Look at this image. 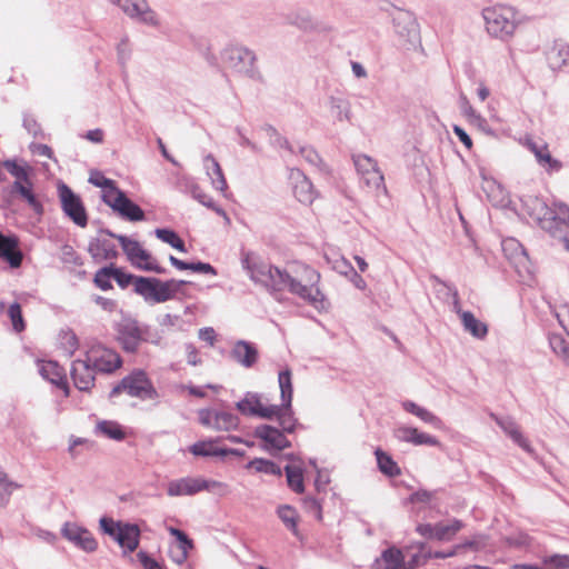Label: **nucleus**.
Segmentation results:
<instances>
[{"label": "nucleus", "instance_id": "ea45409f", "mask_svg": "<svg viewBox=\"0 0 569 569\" xmlns=\"http://www.w3.org/2000/svg\"><path fill=\"white\" fill-rule=\"evenodd\" d=\"M288 486L297 493H302L305 490L303 486V473L301 466L288 465L284 467Z\"/></svg>", "mask_w": 569, "mask_h": 569}, {"label": "nucleus", "instance_id": "20e7f679", "mask_svg": "<svg viewBox=\"0 0 569 569\" xmlns=\"http://www.w3.org/2000/svg\"><path fill=\"white\" fill-rule=\"evenodd\" d=\"M186 284L184 280L161 281L158 278L139 277L136 282V293L141 296L146 302L162 303L174 298Z\"/></svg>", "mask_w": 569, "mask_h": 569}, {"label": "nucleus", "instance_id": "69168bd1", "mask_svg": "<svg viewBox=\"0 0 569 569\" xmlns=\"http://www.w3.org/2000/svg\"><path fill=\"white\" fill-rule=\"evenodd\" d=\"M303 507L307 512L315 516L318 520L322 519V511L320 502L313 497H307L303 499Z\"/></svg>", "mask_w": 569, "mask_h": 569}, {"label": "nucleus", "instance_id": "3c124183", "mask_svg": "<svg viewBox=\"0 0 569 569\" xmlns=\"http://www.w3.org/2000/svg\"><path fill=\"white\" fill-rule=\"evenodd\" d=\"M144 254L146 256L143 258H139L138 262L133 264L136 268L159 274L166 273V269L160 267L157 259L146 249Z\"/></svg>", "mask_w": 569, "mask_h": 569}, {"label": "nucleus", "instance_id": "bb28decb", "mask_svg": "<svg viewBox=\"0 0 569 569\" xmlns=\"http://www.w3.org/2000/svg\"><path fill=\"white\" fill-rule=\"evenodd\" d=\"M199 492V477L174 479L167 486V495L169 497L194 496Z\"/></svg>", "mask_w": 569, "mask_h": 569}, {"label": "nucleus", "instance_id": "a878e982", "mask_svg": "<svg viewBox=\"0 0 569 569\" xmlns=\"http://www.w3.org/2000/svg\"><path fill=\"white\" fill-rule=\"evenodd\" d=\"M114 541L123 549L124 553L133 552L140 541V529L137 525L124 522L118 531Z\"/></svg>", "mask_w": 569, "mask_h": 569}, {"label": "nucleus", "instance_id": "49530a36", "mask_svg": "<svg viewBox=\"0 0 569 569\" xmlns=\"http://www.w3.org/2000/svg\"><path fill=\"white\" fill-rule=\"evenodd\" d=\"M248 469H253L257 472H263L267 475L281 476V469L273 461L263 459V458H254L249 461L247 465Z\"/></svg>", "mask_w": 569, "mask_h": 569}, {"label": "nucleus", "instance_id": "c756f323", "mask_svg": "<svg viewBox=\"0 0 569 569\" xmlns=\"http://www.w3.org/2000/svg\"><path fill=\"white\" fill-rule=\"evenodd\" d=\"M0 258L7 261L10 267L18 268L22 262V254L18 250L16 239L6 237L0 232Z\"/></svg>", "mask_w": 569, "mask_h": 569}, {"label": "nucleus", "instance_id": "79ce46f5", "mask_svg": "<svg viewBox=\"0 0 569 569\" xmlns=\"http://www.w3.org/2000/svg\"><path fill=\"white\" fill-rule=\"evenodd\" d=\"M277 515L283 525L295 535L298 536V513L297 510L289 506L283 505L278 507Z\"/></svg>", "mask_w": 569, "mask_h": 569}, {"label": "nucleus", "instance_id": "680f3d73", "mask_svg": "<svg viewBox=\"0 0 569 569\" xmlns=\"http://www.w3.org/2000/svg\"><path fill=\"white\" fill-rule=\"evenodd\" d=\"M543 563L552 569H569V555H552L545 557Z\"/></svg>", "mask_w": 569, "mask_h": 569}, {"label": "nucleus", "instance_id": "e433bc0d", "mask_svg": "<svg viewBox=\"0 0 569 569\" xmlns=\"http://www.w3.org/2000/svg\"><path fill=\"white\" fill-rule=\"evenodd\" d=\"M278 383L280 389V399L283 407H291L293 387L292 373L289 368L281 370L278 375Z\"/></svg>", "mask_w": 569, "mask_h": 569}, {"label": "nucleus", "instance_id": "9d476101", "mask_svg": "<svg viewBox=\"0 0 569 569\" xmlns=\"http://www.w3.org/2000/svg\"><path fill=\"white\" fill-rule=\"evenodd\" d=\"M102 201L126 220L141 221L144 219L143 210L131 201L122 190H111L107 194H102Z\"/></svg>", "mask_w": 569, "mask_h": 569}, {"label": "nucleus", "instance_id": "09e8293b", "mask_svg": "<svg viewBox=\"0 0 569 569\" xmlns=\"http://www.w3.org/2000/svg\"><path fill=\"white\" fill-rule=\"evenodd\" d=\"M97 430L109 439L123 440L126 435L121 429V426L114 421H100L97 425Z\"/></svg>", "mask_w": 569, "mask_h": 569}, {"label": "nucleus", "instance_id": "ddd939ff", "mask_svg": "<svg viewBox=\"0 0 569 569\" xmlns=\"http://www.w3.org/2000/svg\"><path fill=\"white\" fill-rule=\"evenodd\" d=\"M118 340L126 351L134 352L142 341H150L148 328L139 326L136 320H124L118 326ZM151 342L157 343L156 340Z\"/></svg>", "mask_w": 569, "mask_h": 569}, {"label": "nucleus", "instance_id": "39448f33", "mask_svg": "<svg viewBox=\"0 0 569 569\" xmlns=\"http://www.w3.org/2000/svg\"><path fill=\"white\" fill-rule=\"evenodd\" d=\"M220 63L233 71H252L258 68L256 52L239 43H229L220 52Z\"/></svg>", "mask_w": 569, "mask_h": 569}, {"label": "nucleus", "instance_id": "c9c22d12", "mask_svg": "<svg viewBox=\"0 0 569 569\" xmlns=\"http://www.w3.org/2000/svg\"><path fill=\"white\" fill-rule=\"evenodd\" d=\"M461 323L463 330L478 340H483L488 335V326L477 319L472 312H463Z\"/></svg>", "mask_w": 569, "mask_h": 569}, {"label": "nucleus", "instance_id": "412c9836", "mask_svg": "<svg viewBox=\"0 0 569 569\" xmlns=\"http://www.w3.org/2000/svg\"><path fill=\"white\" fill-rule=\"evenodd\" d=\"M528 149L533 153L538 164L547 172H557L561 169V162L551 156L548 144L543 141H527Z\"/></svg>", "mask_w": 569, "mask_h": 569}, {"label": "nucleus", "instance_id": "4be33fe9", "mask_svg": "<svg viewBox=\"0 0 569 569\" xmlns=\"http://www.w3.org/2000/svg\"><path fill=\"white\" fill-rule=\"evenodd\" d=\"M37 368H38V372L44 380L63 389L66 396L69 395V387H68L64 370L56 361L38 360Z\"/></svg>", "mask_w": 569, "mask_h": 569}, {"label": "nucleus", "instance_id": "7ed1b4c3", "mask_svg": "<svg viewBox=\"0 0 569 569\" xmlns=\"http://www.w3.org/2000/svg\"><path fill=\"white\" fill-rule=\"evenodd\" d=\"M527 213L541 229L557 236L569 223V207L559 203L550 208L539 198H530L526 203Z\"/></svg>", "mask_w": 569, "mask_h": 569}, {"label": "nucleus", "instance_id": "6ab92c4d", "mask_svg": "<svg viewBox=\"0 0 569 569\" xmlns=\"http://www.w3.org/2000/svg\"><path fill=\"white\" fill-rule=\"evenodd\" d=\"M289 180L292 186V192L297 200L305 204H311L317 197L312 182L306 174L297 168H292L289 173Z\"/></svg>", "mask_w": 569, "mask_h": 569}, {"label": "nucleus", "instance_id": "2f4dec72", "mask_svg": "<svg viewBox=\"0 0 569 569\" xmlns=\"http://www.w3.org/2000/svg\"><path fill=\"white\" fill-rule=\"evenodd\" d=\"M403 552L396 548H389L381 553L373 565V569H403L405 568Z\"/></svg>", "mask_w": 569, "mask_h": 569}, {"label": "nucleus", "instance_id": "cd10ccee", "mask_svg": "<svg viewBox=\"0 0 569 569\" xmlns=\"http://www.w3.org/2000/svg\"><path fill=\"white\" fill-rule=\"evenodd\" d=\"M11 193L19 194L20 198L28 203V206L33 210L36 214H43V206L33 192L32 181L27 183L13 182L11 186Z\"/></svg>", "mask_w": 569, "mask_h": 569}, {"label": "nucleus", "instance_id": "c03bdc74", "mask_svg": "<svg viewBox=\"0 0 569 569\" xmlns=\"http://www.w3.org/2000/svg\"><path fill=\"white\" fill-rule=\"evenodd\" d=\"M19 488V483L10 480L8 475L0 470V508L9 503L12 492Z\"/></svg>", "mask_w": 569, "mask_h": 569}, {"label": "nucleus", "instance_id": "f257e3e1", "mask_svg": "<svg viewBox=\"0 0 569 569\" xmlns=\"http://www.w3.org/2000/svg\"><path fill=\"white\" fill-rule=\"evenodd\" d=\"M241 264L253 282L268 290H287L318 310L325 307V295L319 289L320 273L310 266L292 262L281 270L252 252L242 256Z\"/></svg>", "mask_w": 569, "mask_h": 569}, {"label": "nucleus", "instance_id": "4c0bfd02", "mask_svg": "<svg viewBox=\"0 0 569 569\" xmlns=\"http://www.w3.org/2000/svg\"><path fill=\"white\" fill-rule=\"evenodd\" d=\"M118 241L132 266L138 262L139 258L146 256L144 249L137 240H131L127 236H119Z\"/></svg>", "mask_w": 569, "mask_h": 569}, {"label": "nucleus", "instance_id": "774afa93", "mask_svg": "<svg viewBox=\"0 0 569 569\" xmlns=\"http://www.w3.org/2000/svg\"><path fill=\"white\" fill-rule=\"evenodd\" d=\"M23 127L30 134H32L36 138L42 134L40 124L30 114L23 116Z\"/></svg>", "mask_w": 569, "mask_h": 569}, {"label": "nucleus", "instance_id": "603ef678", "mask_svg": "<svg viewBox=\"0 0 569 569\" xmlns=\"http://www.w3.org/2000/svg\"><path fill=\"white\" fill-rule=\"evenodd\" d=\"M7 315L11 321L12 329L16 332H22L26 329V323L22 317L21 306L18 302H13L9 306Z\"/></svg>", "mask_w": 569, "mask_h": 569}, {"label": "nucleus", "instance_id": "864d4df0", "mask_svg": "<svg viewBox=\"0 0 569 569\" xmlns=\"http://www.w3.org/2000/svg\"><path fill=\"white\" fill-rule=\"evenodd\" d=\"M110 269H111L110 270L111 277H112V279L116 280V282L118 283L119 287L124 289V288L129 287L130 284H133V288L136 289V282L140 276H134V274L124 272L122 269L116 268L113 264H110Z\"/></svg>", "mask_w": 569, "mask_h": 569}, {"label": "nucleus", "instance_id": "37998d69", "mask_svg": "<svg viewBox=\"0 0 569 569\" xmlns=\"http://www.w3.org/2000/svg\"><path fill=\"white\" fill-rule=\"evenodd\" d=\"M189 451L200 457H220V453L223 452L222 448L214 446L213 440L198 441L189 448Z\"/></svg>", "mask_w": 569, "mask_h": 569}, {"label": "nucleus", "instance_id": "f03ea898", "mask_svg": "<svg viewBox=\"0 0 569 569\" xmlns=\"http://www.w3.org/2000/svg\"><path fill=\"white\" fill-rule=\"evenodd\" d=\"M487 33L498 40L509 41L517 28L523 22L519 11L507 4L486 7L481 11Z\"/></svg>", "mask_w": 569, "mask_h": 569}, {"label": "nucleus", "instance_id": "bf43d9fd", "mask_svg": "<svg viewBox=\"0 0 569 569\" xmlns=\"http://www.w3.org/2000/svg\"><path fill=\"white\" fill-rule=\"evenodd\" d=\"M123 523L124 522L116 521V520H113L112 518H109V517H102L99 520V527H100L101 531L104 535H108L113 540L116 539L117 533L121 529V526Z\"/></svg>", "mask_w": 569, "mask_h": 569}, {"label": "nucleus", "instance_id": "f8f14e48", "mask_svg": "<svg viewBox=\"0 0 569 569\" xmlns=\"http://www.w3.org/2000/svg\"><path fill=\"white\" fill-rule=\"evenodd\" d=\"M88 361H91L98 372L112 373L122 365L118 352L100 343L92 345L87 351Z\"/></svg>", "mask_w": 569, "mask_h": 569}, {"label": "nucleus", "instance_id": "052dcab7", "mask_svg": "<svg viewBox=\"0 0 569 569\" xmlns=\"http://www.w3.org/2000/svg\"><path fill=\"white\" fill-rule=\"evenodd\" d=\"M461 111L472 124L481 126L485 122V119L472 108L466 97H461Z\"/></svg>", "mask_w": 569, "mask_h": 569}, {"label": "nucleus", "instance_id": "aec40b11", "mask_svg": "<svg viewBox=\"0 0 569 569\" xmlns=\"http://www.w3.org/2000/svg\"><path fill=\"white\" fill-rule=\"evenodd\" d=\"M393 437L401 442H407L415 446H440V441L436 437L420 432L417 428L408 426H398L395 428Z\"/></svg>", "mask_w": 569, "mask_h": 569}, {"label": "nucleus", "instance_id": "5fc2aeb1", "mask_svg": "<svg viewBox=\"0 0 569 569\" xmlns=\"http://www.w3.org/2000/svg\"><path fill=\"white\" fill-rule=\"evenodd\" d=\"M4 168L9 171L11 176L16 178L14 182H30L28 169L24 166L19 164L14 160L4 161Z\"/></svg>", "mask_w": 569, "mask_h": 569}, {"label": "nucleus", "instance_id": "0e129e2a", "mask_svg": "<svg viewBox=\"0 0 569 569\" xmlns=\"http://www.w3.org/2000/svg\"><path fill=\"white\" fill-rule=\"evenodd\" d=\"M110 270V266L103 267L100 270H98L94 276L96 284L102 290H108L112 287L110 283V279L112 278Z\"/></svg>", "mask_w": 569, "mask_h": 569}, {"label": "nucleus", "instance_id": "13d9d810", "mask_svg": "<svg viewBox=\"0 0 569 569\" xmlns=\"http://www.w3.org/2000/svg\"><path fill=\"white\" fill-rule=\"evenodd\" d=\"M199 486L200 492L208 491L223 496L229 491L228 486L226 483L212 479H204L201 477H199Z\"/></svg>", "mask_w": 569, "mask_h": 569}, {"label": "nucleus", "instance_id": "4d7b16f0", "mask_svg": "<svg viewBox=\"0 0 569 569\" xmlns=\"http://www.w3.org/2000/svg\"><path fill=\"white\" fill-rule=\"evenodd\" d=\"M89 182L92 183L96 187L102 188L103 193L107 194L109 191L114 190L119 191L120 189L117 188L116 182L107 177H104L101 172L96 171L90 174Z\"/></svg>", "mask_w": 569, "mask_h": 569}, {"label": "nucleus", "instance_id": "6e6552de", "mask_svg": "<svg viewBox=\"0 0 569 569\" xmlns=\"http://www.w3.org/2000/svg\"><path fill=\"white\" fill-rule=\"evenodd\" d=\"M57 189L63 213L73 223L84 228L88 223V216L81 198L64 182H59Z\"/></svg>", "mask_w": 569, "mask_h": 569}, {"label": "nucleus", "instance_id": "9b49d317", "mask_svg": "<svg viewBox=\"0 0 569 569\" xmlns=\"http://www.w3.org/2000/svg\"><path fill=\"white\" fill-rule=\"evenodd\" d=\"M199 422L216 431H233L239 428L240 419L237 415L216 409H200L198 411Z\"/></svg>", "mask_w": 569, "mask_h": 569}, {"label": "nucleus", "instance_id": "338daca9", "mask_svg": "<svg viewBox=\"0 0 569 569\" xmlns=\"http://www.w3.org/2000/svg\"><path fill=\"white\" fill-rule=\"evenodd\" d=\"M62 348L72 355L78 348V338L72 331L64 332L61 338Z\"/></svg>", "mask_w": 569, "mask_h": 569}, {"label": "nucleus", "instance_id": "f704fd0d", "mask_svg": "<svg viewBox=\"0 0 569 569\" xmlns=\"http://www.w3.org/2000/svg\"><path fill=\"white\" fill-rule=\"evenodd\" d=\"M566 331L568 327L560 321ZM569 332L566 335L552 332L549 335V345L552 351L560 357L567 365H569Z\"/></svg>", "mask_w": 569, "mask_h": 569}, {"label": "nucleus", "instance_id": "5701e85b", "mask_svg": "<svg viewBox=\"0 0 569 569\" xmlns=\"http://www.w3.org/2000/svg\"><path fill=\"white\" fill-rule=\"evenodd\" d=\"M168 531L171 536L176 537L177 541L170 546L169 555L172 561L182 565L193 548L192 540L180 529L169 527Z\"/></svg>", "mask_w": 569, "mask_h": 569}, {"label": "nucleus", "instance_id": "6e6d98bb", "mask_svg": "<svg viewBox=\"0 0 569 569\" xmlns=\"http://www.w3.org/2000/svg\"><path fill=\"white\" fill-rule=\"evenodd\" d=\"M187 189L191 197L199 201L202 206L207 208L213 207L212 198L207 194L198 183L191 180L188 182Z\"/></svg>", "mask_w": 569, "mask_h": 569}, {"label": "nucleus", "instance_id": "4468645a", "mask_svg": "<svg viewBox=\"0 0 569 569\" xmlns=\"http://www.w3.org/2000/svg\"><path fill=\"white\" fill-rule=\"evenodd\" d=\"M392 22L395 32L403 44L415 46L419 42L418 23L411 12L397 9L392 16Z\"/></svg>", "mask_w": 569, "mask_h": 569}, {"label": "nucleus", "instance_id": "423d86ee", "mask_svg": "<svg viewBox=\"0 0 569 569\" xmlns=\"http://www.w3.org/2000/svg\"><path fill=\"white\" fill-rule=\"evenodd\" d=\"M353 164L358 174L360 176L361 182L369 188V190L377 194L387 193V187L385 184V177L379 169L376 160L367 154H355L352 157Z\"/></svg>", "mask_w": 569, "mask_h": 569}, {"label": "nucleus", "instance_id": "a211bd4d", "mask_svg": "<svg viewBox=\"0 0 569 569\" xmlns=\"http://www.w3.org/2000/svg\"><path fill=\"white\" fill-rule=\"evenodd\" d=\"M254 436L263 441V448L268 451L278 452L291 446L282 430L269 425L256 427Z\"/></svg>", "mask_w": 569, "mask_h": 569}, {"label": "nucleus", "instance_id": "8fccbe9b", "mask_svg": "<svg viewBox=\"0 0 569 569\" xmlns=\"http://www.w3.org/2000/svg\"><path fill=\"white\" fill-rule=\"evenodd\" d=\"M462 527L461 521L453 520L449 525L438 523L435 525V539L437 540H449L455 536Z\"/></svg>", "mask_w": 569, "mask_h": 569}, {"label": "nucleus", "instance_id": "58836bf2", "mask_svg": "<svg viewBox=\"0 0 569 569\" xmlns=\"http://www.w3.org/2000/svg\"><path fill=\"white\" fill-rule=\"evenodd\" d=\"M375 456L377 458V465L379 470L388 477H397L400 475V468L390 455L381 450L376 449Z\"/></svg>", "mask_w": 569, "mask_h": 569}, {"label": "nucleus", "instance_id": "dca6fc26", "mask_svg": "<svg viewBox=\"0 0 569 569\" xmlns=\"http://www.w3.org/2000/svg\"><path fill=\"white\" fill-rule=\"evenodd\" d=\"M238 411L244 416H256L263 419H272L278 412V405L263 406L260 395L247 392L244 397L236 403Z\"/></svg>", "mask_w": 569, "mask_h": 569}, {"label": "nucleus", "instance_id": "a18cd8bd", "mask_svg": "<svg viewBox=\"0 0 569 569\" xmlns=\"http://www.w3.org/2000/svg\"><path fill=\"white\" fill-rule=\"evenodd\" d=\"M154 234L158 239H160L161 241L168 243L169 246H171L172 248L181 251V252H186V246H184V242L183 240L177 234L176 231L171 230V229H161V228H158L154 230Z\"/></svg>", "mask_w": 569, "mask_h": 569}, {"label": "nucleus", "instance_id": "a19ab883", "mask_svg": "<svg viewBox=\"0 0 569 569\" xmlns=\"http://www.w3.org/2000/svg\"><path fill=\"white\" fill-rule=\"evenodd\" d=\"M279 421V425L283 432L292 433L295 431L297 419L295 418L292 406L283 407L278 406V412L273 416Z\"/></svg>", "mask_w": 569, "mask_h": 569}, {"label": "nucleus", "instance_id": "f3484780", "mask_svg": "<svg viewBox=\"0 0 569 569\" xmlns=\"http://www.w3.org/2000/svg\"><path fill=\"white\" fill-rule=\"evenodd\" d=\"M96 368L91 361H88V356L84 359H77L71 366V378L74 386L80 391H89L94 386Z\"/></svg>", "mask_w": 569, "mask_h": 569}, {"label": "nucleus", "instance_id": "1a4fd4ad", "mask_svg": "<svg viewBox=\"0 0 569 569\" xmlns=\"http://www.w3.org/2000/svg\"><path fill=\"white\" fill-rule=\"evenodd\" d=\"M130 19L151 28H159V14L149 6L147 0H111Z\"/></svg>", "mask_w": 569, "mask_h": 569}, {"label": "nucleus", "instance_id": "e2e57ef3", "mask_svg": "<svg viewBox=\"0 0 569 569\" xmlns=\"http://www.w3.org/2000/svg\"><path fill=\"white\" fill-rule=\"evenodd\" d=\"M423 549V543L420 545L419 551L415 553H409V550L403 553L406 557H409V559L405 560V568L403 569H415L416 567L420 566L421 563H425L428 559H425L427 555H422L421 551Z\"/></svg>", "mask_w": 569, "mask_h": 569}, {"label": "nucleus", "instance_id": "b1692460", "mask_svg": "<svg viewBox=\"0 0 569 569\" xmlns=\"http://www.w3.org/2000/svg\"><path fill=\"white\" fill-rule=\"evenodd\" d=\"M230 356L237 363L249 369L258 361L259 353L253 343L246 340H238L234 342Z\"/></svg>", "mask_w": 569, "mask_h": 569}, {"label": "nucleus", "instance_id": "de8ad7c7", "mask_svg": "<svg viewBox=\"0 0 569 569\" xmlns=\"http://www.w3.org/2000/svg\"><path fill=\"white\" fill-rule=\"evenodd\" d=\"M330 112L337 121H345L350 119V104L346 99L331 98Z\"/></svg>", "mask_w": 569, "mask_h": 569}, {"label": "nucleus", "instance_id": "2eb2a0df", "mask_svg": "<svg viewBox=\"0 0 569 569\" xmlns=\"http://www.w3.org/2000/svg\"><path fill=\"white\" fill-rule=\"evenodd\" d=\"M61 535L69 542L86 552H93L98 548V542L93 535L87 528L74 522H66L61 528Z\"/></svg>", "mask_w": 569, "mask_h": 569}, {"label": "nucleus", "instance_id": "393cba45", "mask_svg": "<svg viewBox=\"0 0 569 569\" xmlns=\"http://www.w3.org/2000/svg\"><path fill=\"white\" fill-rule=\"evenodd\" d=\"M546 60L551 71L569 67V44L556 40L546 52Z\"/></svg>", "mask_w": 569, "mask_h": 569}, {"label": "nucleus", "instance_id": "7c9ffc66", "mask_svg": "<svg viewBox=\"0 0 569 569\" xmlns=\"http://www.w3.org/2000/svg\"><path fill=\"white\" fill-rule=\"evenodd\" d=\"M88 251L97 262L113 260L118 257V251L109 240L93 239L89 242Z\"/></svg>", "mask_w": 569, "mask_h": 569}, {"label": "nucleus", "instance_id": "c85d7f7f", "mask_svg": "<svg viewBox=\"0 0 569 569\" xmlns=\"http://www.w3.org/2000/svg\"><path fill=\"white\" fill-rule=\"evenodd\" d=\"M492 418L497 422V425L525 451L532 452L530 443L522 436L517 423L509 417H498L492 415Z\"/></svg>", "mask_w": 569, "mask_h": 569}, {"label": "nucleus", "instance_id": "72a5a7b5", "mask_svg": "<svg viewBox=\"0 0 569 569\" xmlns=\"http://www.w3.org/2000/svg\"><path fill=\"white\" fill-rule=\"evenodd\" d=\"M401 406L407 412L418 417L421 421L431 425L435 428H441V419L431 411H429L428 409L417 405L411 400L402 401Z\"/></svg>", "mask_w": 569, "mask_h": 569}, {"label": "nucleus", "instance_id": "473e14b6", "mask_svg": "<svg viewBox=\"0 0 569 569\" xmlns=\"http://www.w3.org/2000/svg\"><path fill=\"white\" fill-rule=\"evenodd\" d=\"M203 164L212 187L224 192L228 189L227 180L216 158L212 154H207L203 159Z\"/></svg>", "mask_w": 569, "mask_h": 569}, {"label": "nucleus", "instance_id": "0eeeda50", "mask_svg": "<svg viewBox=\"0 0 569 569\" xmlns=\"http://www.w3.org/2000/svg\"><path fill=\"white\" fill-rule=\"evenodd\" d=\"M122 391L141 399H153L157 396L156 389L143 371H136L124 377L119 385L113 387L110 397H114Z\"/></svg>", "mask_w": 569, "mask_h": 569}]
</instances>
